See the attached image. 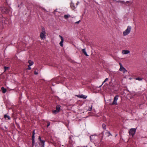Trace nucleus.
Returning a JSON list of instances; mask_svg holds the SVG:
<instances>
[{"label": "nucleus", "instance_id": "7", "mask_svg": "<svg viewBox=\"0 0 147 147\" xmlns=\"http://www.w3.org/2000/svg\"><path fill=\"white\" fill-rule=\"evenodd\" d=\"M59 37L60 38L61 41L59 43L60 46L62 47L63 46V43L64 41V39L63 38L61 35H59Z\"/></svg>", "mask_w": 147, "mask_h": 147}, {"label": "nucleus", "instance_id": "3", "mask_svg": "<svg viewBox=\"0 0 147 147\" xmlns=\"http://www.w3.org/2000/svg\"><path fill=\"white\" fill-rule=\"evenodd\" d=\"M136 129L135 128H131L130 129L129 131V133L130 135H131L132 137L134 136L135 134Z\"/></svg>", "mask_w": 147, "mask_h": 147}, {"label": "nucleus", "instance_id": "18", "mask_svg": "<svg viewBox=\"0 0 147 147\" xmlns=\"http://www.w3.org/2000/svg\"><path fill=\"white\" fill-rule=\"evenodd\" d=\"M102 128H103V129H105L106 128V125L104 123H103L102 124Z\"/></svg>", "mask_w": 147, "mask_h": 147}, {"label": "nucleus", "instance_id": "30", "mask_svg": "<svg viewBox=\"0 0 147 147\" xmlns=\"http://www.w3.org/2000/svg\"><path fill=\"white\" fill-rule=\"evenodd\" d=\"M35 131L34 130L32 132V135H35Z\"/></svg>", "mask_w": 147, "mask_h": 147}, {"label": "nucleus", "instance_id": "23", "mask_svg": "<svg viewBox=\"0 0 147 147\" xmlns=\"http://www.w3.org/2000/svg\"><path fill=\"white\" fill-rule=\"evenodd\" d=\"M47 127H48L50 125V123L49 122H47Z\"/></svg>", "mask_w": 147, "mask_h": 147}, {"label": "nucleus", "instance_id": "19", "mask_svg": "<svg viewBox=\"0 0 147 147\" xmlns=\"http://www.w3.org/2000/svg\"><path fill=\"white\" fill-rule=\"evenodd\" d=\"M32 140V146L33 147L35 144V140Z\"/></svg>", "mask_w": 147, "mask_h": 147}, {"label": "nucleus", "instance_id": "4", "mask_svg": "<svg viewBox=\"0 0 147 147\" xmlns=\"http://www.w3.org/2000/svg\"><path fill=\"white\" fill-rule=\"evenodd\" d=\"M119 64L120 66V68L119 70L122 71L123 73H125L126 72H127V70L122 66V64L120 63H119Z\"/></svg>", "mask_w": 147, "mask_h": 147}, {"label": "nucleus", "instance_id": "15", "mask_svg": "<svg viewBox=\"0 0 147 147\" xmlns=\"http://www.w3.org/2000/svg\"><path fill=\"white\" fill-rule=\"evenodd\" d=\"M71 17V16L69 14H65L64 15V18L65 19H67L69 17Z\"/></svg>", "mask_w": 147, "mask_h": 147}, {"label": "nucleus", "instance_id": "2", "mask_svg": "<svg viewBox=\"0 0 147 147\" xmlns=\"http://www.w3.org/2000/svg\"><path fill=\"white\" fill-rule=\"evenodd\" d=\"M131 26H128L126 29L123 32V36H125L129 34L131 31Z\"/></svg>", "mask_w": 147, "mask_h": 147}, {"label": "nucleus", "instance_id": "10", "mask_svg": "<svg viewBox=\"0 0 147 147\" xmlns=\"http://www.w3.org/2000/svg\"><path fill=\"white\" fill-rule=\"evenodd\" d=\"M70 7L73 10L76 8V7L74 5V4L72 2L70 4Z\"/></svg>", "mask_w": 147, "mask_h": 147}, {"label": "nucleus", "instance_id": "8", "mask_svg": "<svg viewBox=\"0 0 147 147\" xmlns=\"http://www.w3.org/2000/svg\"><path fill=\"white\" fill-rule=\"evenodd\" d=\"M78 96V97L79 98H83L84 99H86L87 97V96L84 95L82 94L80 95H78V96Z\"/></svg>", "mask_w": 147, "mask_h": 147}, {"label": "nucleus", "instance_id": "6", "mask_svg": "<svg viewBox=\"0 0 147 147\" xmlns=\"http://www.w3.org/2000/svg\"><path fill=\"white\" fill-rule=\"evenodd\" d=\"M40 142L39 143V144L41 147H45V141L44 140H42L40 141Z\"/></svg>", "mask_w": 147, "mask_h": 147}, {"label": "nucleus", "instance_id": "31", "mask_svg": "<svg viewBox=\"0 0 147 147\" xmlns=\"http://www.w3.org/2000/svg\"><path fill=\"white\" fill-rule=\"evenodd\" d=\"M107 133H108L109 134V135H108V136L111 135V134L109 131H108L107 132Z\"/></svg>", "mask_w": 147, "mask_h": 147}, {"label": "nucleus", "instance_id": "11", "mask_svg": "<svg viewBox=\"0 0 147 147\" xmlns=\"http://www.w3.org/2000/svg\"><path fill=\"white\" fill-rule=\"evenodd\" d=\"M4 117L5 119L7 118L8 120H10L11 119V117L7 115V114L4 115Z\"/></svg>", "mask_w": 147, "mask_h": 147}, {"label": "nucleus", "instance_id": "21", "mask_svg": "<svg viewBox=\"0 0 147 147\" xmlns=\"http://www.w3.org/2000/svg\"><path fill=\"white\" fill-rule=\"evenodd\" d=\"M136 80H138L139 81L142 80V78H139V77L136 78Z\"/></svg>", "mask_w": 147, "mask_h": 147}, {"label": "nucleus", "instance_id": "24", "mask_svg": "<svg viewBox=\"0 0 147 147\" xmlns=\"http://www.w3.org/2000/svg\"><path fill=\"white\" fill-rule=\"evenodd\" d=\"M35 136L34 135H32V140H34Z\"/></svg>", "mask_w": 147, "mask_h": 147}, {"label": "nucleus", "instance_id": "20", "mask_svg": "<svg viewBox=\"0 0 147 147\" xmlns=\"http://www.w3.org/2000/svg\"><path fill=\"white\" fill-rule=\"evenodd\" d=\"M9 67L5 66L4 67V71H5L6 70L8 69L9 68Z\"/></svg>", "mask_w": 147, "mask_h": 147}, {"label": "nucleus", "instance_id": "1", "mask_svg": "<svg viewBox=\"0 0 147 147\" xmlns=\"http://www.w3.org/2000/svg\"><path fill=\"white\" fill-rule=\"evenodd\" d=\"M46 34L45 30L44 27L42 28V30L40 32V37L42 39H44L46 38Z\"/></svg>", "mask_w": 147, "mask_h": 147}, {"label": "nucleus", "instance_id": "25", "mask_svg": "<svg viewBox=\"0 0 147 147\" xmlns=\"http://www.w3.org/2000/svg\"><path fill=\"white\" fill-rule=\"evenodd\" d=\"M30 66H29V65H28V68H27V69L28 70H30L31 69V67H30Z\"/></svg>", "mask_w": 147, "mask_h": 147}, {"label": "nucleus", "instance_id": "17", "mask_svg": "<svg viewBox=\"0 0 147 147\" xmlns=\"http://www.w3.org/2000/svg\"><path fill=\"white\" fill-rule=\"evenodd\" d=\"M59 112V111L56 109L52 111V112L54 114H56L57 113Z\"/></svg>", "mask_w": 147, "mask_h": 147}, {"label": "nucleus", "instance_id": "35", "mask_svg": "<svg viewBox=\"0 0 147 147\" xmlns=\"http://www.w3.org/2000/svg\"><path fill=\"white\" fill-rule=\"evenodd\" d=\"M103 84L102 83V84H101V85H102Z\"/></svg>", "mask_w": 147, "mask_h": 147}, {"label": "nucleus", "instance_id": "22", "mask_svg": "<svg viewBox=\"0 0 147 147\" xmlns=\"http://www.w3.org/2000/svg\"><path fill=\"white\" fill-rule=\"evenodd\" d=\"M108 79H109L108 78H106L105 79V80H104V81L103 82V84L105 82H106V81H107L108 80Z\"/></svg>", "mask_w": 147, "mask_h": 147}, {"label": "nucleus", "instance_id": "33", "mask_svg": "<svg viewBox=\"0 0 147 147\" xmlns=\"http://www.w3.org/2000/svg\"><path fill=\"white\" fill-rule=\"evenodd\" d=\"M78 3H78V2H77V3H76V5H78Z\"/></svg>", "mask_w": 147, "mask_h": 147}, {"label": "nucleus", "instance_id": "27", "mask_svg": "<svg viewBox=\"0 0 147 147\" xmlns=\"http://www.w3.org/2000/svg\"><path fill=\"white\" fill-rule=\"evenodd\" d=\"M80 22V20L79 21H78L75 22V24H78Z\"/></svg>", "mask_w": 147, "mask_h": 147}, {"label": "nucleus", "instance_id": "12", "mask_svg": "<svg viewBox=\"0 0 147 147\" xmlns=\"http://www.w3.org/2000/svg\"><path fill=\"white\" fill-rule=\"evenodd\" d=\"M82 52L86 56H88V55L87 54L86 52V50L85 49H82Z\"/></svg>", "mask_w": 147, "mask_h": 147}, {"label": "nucleus", "instance_id": "28", "mask_svg": "<svg viewBox=\"0 0 147 147\" xmlns=\"http://www.w3.org/2000/svg\"><path fill=\"white\" fill-rule=\"evenodd\" d=\"M34 74H35L37 75L38 74V73L36 71H35L34 72Z\"/></svg>", "mask_w": 147, "mask_h": 147}, {"label": "nucleus", "instance_id": "32", "mask_svg": "<svg viewBox=\"0 0 147 147\" xmlns=\"http://www.w3.org/2000/svg\"><path fill=\"white\" fill-rule=\"evenodd\" d=\"M92 107H90L89 108V109H88V110L89 111H91L92 110Z\"/></svg>", "mask_w": 147, "mask_h": 147}, {"label": "nucleus", "instance_id": "5", "mask_svg": "<svg viewBox=\"0 0 147 147\" xmlns=\"http://www.w3.org/2000/svg\"><path fill=\"white\" fill-rule=\"evenodd\" d=\"M119 97V95H116L115 97H114V100L113 101L112 105H117V101L118 99V97Z\"/></svg>", "mask_w": 147, "mask_h": 147}, {"label": "nucleus", "instance_id": "29", "mask_svg": "<svg viewBox=\"0 0 147 147\" xmlns=\"http://www.w3.org/2000/svg\"><path fill=\"white\" fill-rule=\"evenodd\" d=\"M72 137H73L72 136H69V139H70V140H71V138Z\"/></svg>", "mask_w": 147, "mask_h": 147}, {"label": "nucleus", "instance_id": "9", "mask_svg": "<svg viewBox=\"0 0 147 147\" xmlns=\"http://www.w3.org/2000/svg\"><path fill=\"white\" fill-rule=\"evenodd\" d=\"M130 52L128 50H123L122 51V53L123 54H127Z\"/></svg>", "mask_w": 147, "mask_h": 147}, {"label": "nucleus", "instance_id": "16", "mask_svg": "<svg viewBox=\"0 0 147 147\" xmlns=\"http://www.w3.org/2000/svg\"><path fill=\"white\" fill-rule=\"evenodd\" d=\"M56 109L59 112L60 109V106L59 105H57L56 107Z\"/></svg>", "mask_w": 147, "mask_h": 147}, {"label": "nucleus", "instance_id": "14", "mask_svg": "<svg viewBox=\"0 0 147 147\" xmlns=\"http://www.w3.org/2000/svg\"><path fill=\"white\" fill-rule=\"evenodd\" d=\"M1 89L2 90V92L3 93H5L7 91V89L6 88H5L3 87H2Z\"/></svg>", "mask_w": 147, "mask_h": 147}, {"label": "nucleus", "instance_id": "34", "mask_svg": "<svg viewBox=\"0 0 147 147\" xmlns=\"http://www.w3.org/2000/svg\"><path fill=\"white\" fill-rule=\"evenodd\" d=\"M121 2H122V3H124V1H122Z\"/></svg>", "mask_w": 147, "mask_h": 147}, {"label": "nucleus", "instance_id": "36", "mask_svg": "<svg viewBox=\"0 0 147 147\" xmlns=\"http://www.w3.org/2000/svg\"><path fill=\"white\" fill-rule=\"evenodd\" d=\"M103 84L102 83V84H101V85H102Z\"/></svg>", "mask_w": 147, "mask_h": 147}, {"label": "nucleus", "instance_id": "26", "mask_svg": "<svg viewBox=\"0 0 147 147\" xmlns=\"http://www.w3.org/2000/svg\"><path fill=\"white\" fill-rule=\"evenodd\" d=\"M38 140H39L40 141L41 140H42L41 139V137L40 136H39V137H38Z\"/></svg>", "mask_w": 147, "mask_h": 147}, {"label": "nucleus", "instance_id": "13", "mask_svg": "<svg viewBox=\"0 0 147 147\" xmlns=\"http://www.w3.org/2000/svg\"><path fill=\"white\" fill-rule=\"evenodd\" d=\"M28 63H29L28 65L30 66L34 64V62L30 60L28 61Z\"/></svg>", "mask_w": 147, "mask_h": 147}]
</instances>
